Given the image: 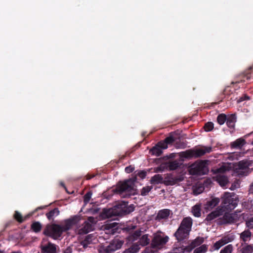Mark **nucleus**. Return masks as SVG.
<instances>
[{
    "instance_id": "nucleus-1",
    "label": "nucleus",
    "mask_w": 253,
    "mask_h": 253,
    "mask_svg": "<svg viewBox=\"0 0 253 253\" xmlns=\"http://www.w3.org/2000/svg\"><path fill=\"white\" fill-rule=\"evenodd\" d=\"M146 172L144 170L135 171L131 178L122 182H119L113 191L115 193L123 197H125L124 193H128L130 195L134 191V183L137 180V177L138 176L141 179H144L146 177Z\"/></svg>"
},
{
    "instance_id": "nucleus-2",
    "label": "nucleus",
    "mask_w": 253,
    "mask_h": 253,
    "mask_svg": "<svg viewBox=\"0 0 253 253\" xmlns=\"http://www.w3.org/2000/svg\"><path fill=\"white\" fill-rule=\"evenodd\" d=\"M135 207L133 204L128 205L127 202H120L112 208L103 210V214L107 218L113 216H123L133 211Z\"/></svg>"
},
{
    "instance_id": "nucleus-3",
    "label": "nucleus",
    "mask_w": 253,
    "mask_h": 253,
    "mask_svg": "<svg viewBox=\"0 0 253 253\" xmlns=\"http://www.w3.org/2000/svg\"><path fill=\"white\" fill-rule=\"evenodd\" d=\"M193 221L190 217H184L174 234V236L178 242H181L189 237L190 232L191 230Z\"/></svg>"
},
{
    "instance_id": "nucleus-4",
    "label": "nucleus",
    "mask_w": 253,
    "mask_h": 253,
    "mask_svg": "<svg viewBox=\"0 0 253 253\" xmlns=\"http://www.w3.org/2000/svg\"><path fill=\"white\" fill-rule=\"evenodd\" d=\"M207 160H200L192 164L189 168V173L191 175H204L209 171Z\"/></svg>"
},
{
    "instance_id": "nucleus-5",
    "label": "nucleus",
    "mask_w": 253,
    "mask_h": 253,
    "mask_svg": "<svg viewBox=\"0 0 253 253\" xmlns=\"http://www.w3.org/2000/svg\"><path fill=\"white\" fill-rule=\"evenodd\" d=\"M64 232L62 226L58 224H53L47 225L43 231V234L47 236L51 237L54 239L60 237Z\"/></svg>"
},
{
    "instance_id": "nucleus-6",
    "label": "nucleus",
    "mask_w": 253,
    "mask_h": 253,
    "mask_svg": "<svg viewBox=\"0 0 253 253\" xmlns=\"http://www.w3.org/2000/svg\"><path fill=\"white\" fill-rule=\"evenodd\" d=\"M251 163L248 160H244L238 162L235 165V171L239 176H247L251 172L249 167Z\"/></svg>"
},
{
    "instance_id": "nucleus-7",
    "label": "nucleus",
    "mask_w": 253,
    "mask_h": 253,
    "mask_svg": "<svg viewBox=\"0 0 253 253\" xmlns=\"http://www.w3.org/2000/svg\"><path fill=\"white\" fill-rule=\"evenodd\" d=\"M238 201L234 198L229 193H225L222 202V209H225L227 211H231L234 209L238 205Z\"/></svg>"
},
{
    "instance_id": "nucleus-8",
    "label": "nucleus",
    "mask_w": 253,
    "mask_h": 253,
    "mask_svg": "<svg viewBox=\"0 0 253 253\" xmlns=\"http://www.w3.org/2000/svg\"><path fill=\"white\" fill-rule=\"evenodd\" d=\"M124 242L119 240L111 241L107 246H103L99 250L100 253H114L116 250L121 248Z\"/></svg>"
},
{
    "instance_id": "nucleus-9",
    "label": "nucleus",
    "mask_w": 253,
    "mask_h": 253,
    "mask_svg": "<svg viewBox=\"0 0 253 253\" xmlns=\"http://www.w3.org/2000/svg\"><path fill=\"white\" fill-rule=\"evenodd\" d=\"M224 210L218 207L215 210L208 214L204 219V222L207 225H211L215 221V219L223 214Z\"/></svg>"
},
{
    "instance_id": "nucleus-10",
    "label": "nucleus",
    "mask_w": 253,
    "mask_h": 253,
    "mask_svg": "<svg viewBox=\"0 0 253 253\" xmlns=\"http://www.w3.org/2000/svg\"><path fill=\"white\" fill-rule=\"evenodd\" d=\"M169 239L167 236L163 237L160 234L155 235L152 240L151 247L153 248H160L168 242Z\"/></svg>"
},
{
    "instance_id": "nucleus-11",
    "label": "nucleus",
    "mask_w": 253,
    "mask_h": 253,
    "mask_svg": "<svg viewBox=\"0 0 253 253\" xmlns=\"http://www.w3.org/2000/svg\"><path fill=\"white\" fill-rule=\"evenodd\" d=\"M80 220V216L78 215H74L70 218L65 220L64 223L62 226L64 232L71 229L73 226L77 225Z\"/></svg>"
},
{
    "instance_id": "nucleus-12",
    "label": "nucleus",
    "mask_w": 253,
    "mask_h": 253,
    "mask_svg": "<svg viewBox=\"0 0 253 253\" xmlns=\"http://www.w3.org/2000/svg\"><path fill=\"white\" fill-rule=\"evenodd\" d=\"M58 246L51 242L41 246L42 253H57Z\"/></svg>"
},
{
    "instance_id": "nucleus-13",
    "label": "nucleus",
    "mask_w": 253,
    "mask_h": 253,
    "mask_svg": "<svg viewBox=\"0 0 253 253\" xmlns=\"http://www.w3.org/2000/svg\"><path fill=\"white\" fill-rule=\"evenodd\" d=\"M211 151L212 148L211 146H203L200 148L194 149L195 158L201 157L206 153H210Z\"/></svg>"
},
{
    "instance_id": "nucleus-14",
    "label": "nucleus",
    "mask_w": 253,
    "mask_h": 253,
    "mask_svg": "<svg viewBox=\"0 0 253 253\" xmlns=\"http://www.w3.org/2000/svg\"><path fill=\"white\" fill-rule=\"evenodd\" d=\"M233 221L234 218L231 214L225 213L222 217L217 219V223L218 225H223L232 223Z\"/></svg>"
},
{
    "instance_id": "nucleus-15",
    "label": "nucleus",
    "mask_w": 253,
    "mask_h": 253,
    "mask_svg": "<svg viewBox=\"0 0 253 253\" xmlns=\"http://www.w3.org/2000/svg\"><path fill=\"white\" fill-rule=\"evenodd\" d=\"M92 230V225L88 221H85L82 224V226L79 229V234H87Z\"/></svg>"
},
{
    "instance_id": "nucleus-16",
    "label": "nucleus",
    "mask_w": 253,
    "mask_h": 253,
    "mask_svg": "<svg viewBox=\"0 0 253 253\" xmlns=\"http://www.w3.org/2000/svg\"><path fill=\"white\" fill-rule=\"evenodd\" d=\"M161 142H159L155 146L152 147L150 150V153L152 155L156 156H160L163 153V147L162 144H160Z\"/></svg>"
},
{
    "instance_id": "nucleus-17",
    "label": "nucleus",
    "mask_w": 253,
    "mask_h": 253,
    "mask_svg": "<svg viewBox=\"0 0 253 253\" xmlns=\"http://www.w3.org/2000/svg\"><path fill=\"white\" fill-rule=\"evenodd\" d=\"M231 242L230 238L227 236L222 237L220 240L216 242L213 245L214 250H217L224 245Z\"/></svg>"
},
{
    "instance_id": "nucleus-18",
    "label": "nucleus",
    "mask_w": 253,
    "mask_h": 253,
    "mask_svg": "<svg viewBox=\"0 0 253 253\" xmlns=\"http://www.w3.org/2000/svg\"><path fill=\"white\" fill-rule=\"evenodd\" d=\"M214 178L223 187L226 186L229 182L227 177L223 174H217Z\"/></svg>"
},
{
    "instance_id": "nucleus-19",
    "label": "nucleus",
    "mask_w": 253,
    "mask_h": 253,
    "mask_svg": "<svg viewBox=\"0 0 253 253\" xmlns=\"http://www.w3.org/2000/svg\"><path fill=\"white\" fill-rule=\"evenodd\" d=\"M182 181V178L180 177L169 175L166 177L165 182L167 185H173Z\"/></svg>"
},
{
    "instance_id": "nucleus-20",
    "label": "nucleus",
    "mask_w": 253,
    "mask_h": 253,
    "mask_svg": "<svg viewBox=\"0 0 253 253\" xmlns=\"http://www.w3.org/2000/svg\"><path fill=\"white\" fill-rule=\"evenodd\" d=\"M170 211L169 209H163L160 210L156 216V219L158 220L166 219L168 218L170 214Z\"/></svg>"
},
{
    "instance_id": "nucleus-21",
    "label": "nucleus",
    "mask_w": 253,
    "mask_h": 253,
    "mask_svg": "<svg viewBox=\"0 0 253 253\" xmlns=\"http://www.w3.org/2000/svg\"><path fill=\"white\" fill-rule=\"evenodd\" d=\"M175 141V138L172 136V133L167 137L163 141H160L161 144H162L163 149H167L169 144H172Z\"/></svg>"
},
{
    "instance_id": "nucleus-22",
    "label": "nucleus",
    "mask_w": 253,
    "mask_h": 253,
    "mask_svg": "<svg viewBox=\"0 0 253 253\" xmlns=\"http://www.w3.org/2000/svg\"><path fill=\"white\" fill-rule=\"evenodd\" d=\"M194 249V246L191 243L187 246H182L176 249L175 253H190Z\"/></svg>"
},
{
    "instance_id": "nucleus-23",
    "label": "nucleus",
    "mask_w": 253,
    "mask_h": 253,
    "mask_svg": "<svg viewBox=\"0 0 253 253\" xmlns=\"http://www.w3.org/2000/svg\"><path fill=\"white\" fill-rule=\"evenodd\" d=\"M94 239V236L92 234L87 235L85 236L84 239L83 240L81 244L84 249H86L88 247V245L92 243V240Z\"/></svg>"
},
{
    "instance_id": "nucleus-24",
    "label": "nucleus",
    "mask_w": 253,
    "mask_h": 253,
    "mask_svg": "<svg viewBox=\"0 0 253 253\" xmlns=\"http://www.w3.org/2000/svg\"><path fill=\"white\" fill-rule=\"evenodd\" d=\"M226 122V125L228 127L234 128L236 122V116L235 114H232L228 116Z\"/></svg>"
},
{
    "instance_id": "nucleus-25",
    "label": "nucleus",
    "mask_w": 253,
    "mask_h": 253,
    "mask_svg": "<svg viewBox=\"0 0 253 253\" xmlns=\"http://www.w3.org/2000/svg\"><path fill=\"white\" fill-rule=\"evenodd\" d=\"M181 164V163H179L177 161L175 160L166 163V167L167 169H168L169 170H173L180 168Z\"/></svg>"
},
{
    "instance_id": "nucleus-26",
    "label": "nucleus",
    "mask_w": 253,
    "mask_h": 253,
    "mask_svg": "<svg viewBox=\"0 0 253 253\" xmlns=\"http://www.w3.org/2000/svg\"><path fill=\"white\" fill-rule=\"evenodd\" d=\"M246 143V140L243 138L236 139L231 143V147L234 148H240Z\"/></svg>"
},
{
    "instance_id": "nucleus-27",
    "label": "nucleus",
    "mask_w": 253,
    "mask_h": 253,
    "mask_svg": "<svg viewBox=\"0 0 253 253\" xmlns=\"http://www.w3.org/2000/svg\"><path fill=\"white\" fill-rule=\"evenodd\" d=\"M59 211L57 208H55L46 213V216L49 220H53L54 218L59 214Z\"/></svg>"
},
{
    "instance_id": "nucleus-28",
    "label": "nucleus",
    "mask_w": 253,
    "mask_h": 253,
    "mask_svg": "<svg viewBox=\"0 0 253 253\" xmlns=\"http://www.w3.org/2000/svg\"><path fill=\"white\" fill-rule=\"evenodd\" d=\"M180 157L181 158H183L187 159H191L193 158H195L194 149H189L180 153Z\"/></svg>"
},
{
    "instance_id": "nucleus-29",
    "label": "nucleus",
    "mask_w": 253,
    "mask_h": 253,
    "mask_svg": "<svg viewBox=\"0 0 253 253\" xmlns=\"http://www.w3.org/2000/svg\"><path fill=\"white\" fill-rule=\"evenodd\" d=\"M251 236V232L249 229H247L240 234V238L244 242L246 243L250 240Z\"/></svg>"
},
{
    "instance_id": "nucleus-30",
    "label": "nucleus",
    "mask_w": 253,
    "mask_h": 253,
    "mask_svg": "<svg viewBox=\"0 0 253 253\" xmlns=\"http://www.w3.org/2000/svg\"><path fill=\"white\" fill-rule=\"evenodd\" d=\"M220 202L218 198H214L207 202V208L212 209L216 206Z\"/></svg>"
},
{
    "instance_id": "nucleus-31",
    "label": "nucleus",
    "mask_w": 253,
    "mask_h": 253,
    "mask_svg": "<svg viewBox=\"0 0 253 253\" xmlns=\"http://www.w3.org/2000/svg\"><path fill=\"white\" fill-rule=\"evenodd\" d=\"M163 178L162 175L157 174L152 176L150 179V183L152 184H158L162 183Z\"/></svg>"
},
{
    "instance_id": "nucleus-32",
    "label": "nucleus",
    "mask_w": 253,
    "mask_h": 253,
    "mask_svg": "<svg viewBox=\"0 0 253 253\" xmlns=\"http://www.w3.org/2000/svg\"><path fill=\"white\" fill-rule=\"evenodd\" d=\"M31 228L35 233H39L42 230V225L40 222L35 221L31 224Z\"/></svg>"
},
{
    "instance_id": "nucleus-33",
    "label": "nucleus",
    "mask_w": 253,
    "mask_h": 253,
    "mask_svg": "<svg viewBox=\"0 0 253 253\" xmlns=\"http://www.w3.org/2000/svg\"><path fill=\"white\" fill-rule=\"evenodd\" d=\"M149 242L150 239L148 238V235H144L139 239V240L137 243H138L139 246H145L149 244Z\"/></svg>"
},
{
    "instance_id": "nucleus-34",
    "label": "nucleus",
    "mask_w": 253,
    "mask_h": 253,
    "mask_svg": "<svg viewBox=\"0 0 253 253\" xmlns=\"http://www.w3.org/2000/svg\"><path fill=\"white\" fill-rule=\"evenodd\" d=\"M201 206L199 205H196L192 207V212L193 214L197 217H199L201 215Z\"/></svg>"
},
{
    "instance_id": "nucleus-35",
    "label": "nucleus",
    "mask_w": 253,
    "mask_h": 253,
    "mask_svg": "<svg viewBox=\"0 0 253 253\" xmlns=\"http://www.w3.org/2000/svg\"><path fill=\"white\" fill-rule=\"evenodd\" d=\"M241 253H252L253 252V245L246 244L240 250Z\"/></svg>"
},
{
    "instance_id": "nucleus-36",
    "label": "nucleus",
    "mask_w": 253,
    "mask_h": 253,
    "mask_svg": "<svg viewBox=\"0 0 253 253\" xmlns=\"http://www.w3.org/2000/svg\"><path fill=\"white\" fill-rule=\"evenodd\" d=\"M227 170V168L224 166H222L218 168H214L211 170L213 174H223Z\"/></svg>"
},
{
    "instance_id": "nucleus-37",
    "label": "nucleus",
    "mask_w": 253,
    "mask_h": 253,
    "mask_svg": "<svg viewBox=\"0 0 253 253\" xmlns=\"http://www.w3.org/2000/svg\"><path fill=\"white\" fill-rule=\"evenodd\" d=\"M204 242L203 237H198L195 240L192 241L191 244L194 246V248L201 245Z\"/></svg>"
},
{
    "instance_id": "nucleus-38",
    "label": "nucleus",
    "mask_w": 253,
    "mask_h": 253,
    "mask_svg": "<svg viewBox=\"0 0 253 253\" xmlns=\"http://www.w3.org/2000/svg\"><path fill=\"white\" fill-rule=\"evenodd\" d=\"M208 250V246L206 245H202L200 247L196 248L193 253H205Z\"/></svg>"
},
{
    "instance_id": "nucleus-39",
    "label": "nucleus",
    "mask_w": 253,
    "mask_h": 253,
    "mask_svg": "<svg viewBox=\"0 0 253 253\" xmlns=\"http://www.w3.org/2000/svg\"><path fill=\"white\" fill-rule=\"evenodd\" d=\"M128 248L133 253H136L139 252L140 247L138 243H134L132 244Z\"/></svg>"
},
{
    "instance_id": "nucleus-40",
    "label": "nucleus",
    "mask_w": 253,
    "mask_h": 253,
    "mask_svg": "<svg viewBox=\"0 0 253 253\" xmlns=\"http://www.w3.org/2000/svg\"><path fill=\"white\" fill-rule=\"evenodd\" d=\"M227 116L224 114H220L217 117V123L220 125H223L227 120Z\"/></svg>"
},
{
    "instance_id": "nucleus-41",
    "label": "nucleus",
    "mask_w": 253,
    "mask_h": 253,
    "mask_svg": "<svg viewBox=\"0 0 253 253\" xmlns=\"http://www.w3.org/2000/svg\"><path fill=\"white\" fill-rule=\"evenodd\" d=\"M233 247L231 244L228 245L223 248L220 252V253H232Z\"/></svg>"
},
{
    "instance_id": "nucleus-42",
    "label": "nucleus",
    "mask_w": 253,
    "mask_h": 253,
    "mask_svg": "<svg viewBox=\"0 0 253 253\" xmlns=\"http://www.w3.org/2000/svg\"><path fill=\"white\" fill-rule=\"evenodd\" d=\"M14 217L16 220L19 223H22L24 221L22 214L18 211H15L14 214Z\"/></svg>"
},
{
    "instance_id": "nucleus-43",
    "label": "nucleus",
    "mask_w": 253,
    "mask_h": 253,
    "mask_svg": "<svg viewBox=\"0 0 253 253\" xmlns=\"http://www.w3.org/2000/svg\"><path fill=\"white\" fill-rule=\"evenodd\" d=\"M153 187L152 186H147L143 187L141 190V195L146 196L148 195L149 192L152 189Z\"/></svg>"
},
{
    "instance_id": "nucleus-44",
    "label": "nucleus",
    "mask_w": 253,
    "mask_h": 253,
    "mask_svg": "<svg viewBox=\"0 0 253 253\" xmlns=\"http://www.w3.org/2000/svg\"><path fill=\"white\" fill-rule=\"evenodd\" d=\"M214 127V124L211 122H208L204 126V129L206 131H210L212 130Z\"/></svg>"
},
{
    "instance_id": "nucleus-45",
    "label": "nucleus",
    "mask_w": 253,
    "mask_h": 253,
    "mask_svg": "<svg viewBox=\"0 0 253 253\" xmlns=\"http://www.w3.org/2000/svg\"><path fill=\"white\" fill-rule=\"evenodd\" d=\"M174 145L176 148L184 149L186 147V143L180 140L175 142Z\"/></svg>"
},
{
    "instance_id": "nucleus-46",
    "label": "nucleus",
    "mask_w": 253,
    "mask_h": 253,
    "mask_svg": "<svg viewBox=\"0 0 253 253\" xmlns=\"http://www.w3.org/2000/svg\"><path fill=\"white\" fill-rule=\"evenodd\" d=\"M92 193L91 191H88L84 196V202L87 203L90 201Z\"/></svg>"
},
{
    "instance_id": "nucleus-47",
    "label": "nucleus",
    "mask_w": 253,
    "mask_h": 253,
    "mask_svg": "<svg viewBox=\"0 0 253 253\" xmlns=\"http://www.w3.org/2000/svg\"><path fill=\"white\" fill-rule=\"evenodd\" d=\"M246 226L250 229L253 228V217H251L248 221H246Z\"/></svg>"
},
{
    "instance_id": "nucleus-48",
    "label": "nucleus",
    "mask_w": 253,
    "mask_h": 253,
    "mask_svg": "<svg viewBox=\"0 0 253 253\" xmlns=\"http://www.w3.org/2000/svg\"><path fill=\"white\" fill-rule=\"evenodd\" d=\"M135 169V167L134 166L130 165L128 167H126L125 168V172L129 173L132 172Z\"/></svg>"
},
{
    "instance_id": "nucleus-49",
    "label": "nucleus",
    "mask_w": 253,
    "mask_h": 253,
    "mask_svg": "<svg viewBox=\"0 0 253 253\" xmlns=\"http://www.w3.org/2000/svg\"><path fill=\"white\" fill-rule=\"evenodd\" d=\"M167 169L166 163L165 164H162L160 166L158 167L156 169V172L163 171L164 170V169Z\"/></svg>"
},
{
    "instance_id": "nucleus-50",
    "label": "nucleus",
    "mask_w": 253,
    "mask_h": 253,
    "mask_svg": "<svg viewBox=\"0 0 253 253\" xmlns=\"http://www.w3.org/2000/svg\"><path fill=\"white\" fill-rule=\"evenodd\" d=\"M117 225V223H116V222H113L111 223H107L106 225V227L108 228H112L115 227Z\"/></svg>"
},
{
    "instance_id": "nucleus-51",
    "label": "nucleus",
    "mask_w": 253,
    "mask_h": 253,
    "mask_svg": "<svg viewBox=\"0 0 253 253\" xmlns=\"http://www.w3.org/2000/svg\"><path fill=\"white\" fill-rule=\"evenodd\" d=\"M250 99V97L248 96V95H244L243 96L241 97L238 100V102H241L244 100H249Z\"/></svg>"
},
{
    "instance_id": "nucleus-52",
    "label": "nucleus",
    "mask_w": 253,
    "mask_h": 253,
    "mask_svg": "<svg viewBox=\"0 0 253 253\" xmlns=\"http://www.w3.org/2000/svg\"><path fill=\"white\" fill-rule=\"evenodd\" d=\"M204 190V188L203 187H199L196 189L194 190V193H196L197 194H199L201 193L203 190Z\"/></svg>"
},
{
    "instance_id": "nucleus-53",
    "label": "nucleus",
    "mask_w": 253,
    "mask_h": 253,
    "mask_svg": "<svg viewBox=\"0 0 253 253\" xmlns=\"http://www.w3.org/2000/svg\"><path fill=\"white\" fill-rule=\"evenodd\" d=\"M72 248L71 247H67L65 250L63 251V253H72Z\"/></svg>"
},
{
    "instance_id": "nucleus-54",
    "label": "nucleus",
    "mask_w": 253,
    "mask_h": 253,
    "mask_svg": "<svg viewBox=\"0 0 253 253\" xmlns=\"http://www.w3.org/2000/svg\"><path fill=\"white\" fill-rule=\"evenodd\" d=\"M95 176V175L92 174H87L86 175V179L87 180H89L92 178H93Z\"/></svg>"
},
{
    "instance_id": "nucleus-55",
    "label": "nucleus",
    "mask_w": 253,
    "mask_h": 253,
    "mask_svg": "<svg viewBox=\"0 0 253 253\" xmlns=\"http://www.w3.org/2000/svg\"><path fill=\"white\" fill-rule=\"evenodd\" d=\"M249 192L250 193L253 194V182L250 185Z\"/></svg>"
},
{
    "instance_id": "nucleus-56",
    "label": "nucleus",
    "mask_w": 253,
    "mask_h": 253,
    "mask_svg": "<svg viewBox=\"0 0 253 253\" xmlns=\"http://www.w3.org/2000/svg\"><path fill=\"white\" fill-rule=\"evenodd\" d=\"M140 236V232H137V231H135L134 233V236L136 237H139Z\"/></svg>"
},
{
    "instance_id": "nucleus-57",
    "label": "nucleus",
    "mask_w": 253,
    "mask_h": 253,
    "mask_svg": "<svg viewBox=\"0 0 253 253\" xmlns=\"http://www.w3.org/2000/svg\"><path fill=\"white\" fill-rule=\"evenodd\" d=\"M46 207V206H41V207H38V208L35 210V211H38V210H42V209H45Z\"/></svg>"
},
{
    "instance_id": "nucleus-58",
    "label": "nucleus",
    "mask_w": 253,
    "mask_h": 253,
    "mask_svg": "<svg viewBox=\"0 0 253 253\" xmlns=\"http://www.w3.org/2000/svg\"><path fill=\"white\" fill-rule=\"evenodd\" d=\"M122 253H133V252H131L129 248H128L126 249Z\"/></svg>"
},
{
    "instance_id": "nucleus-59",
    "label": "nucleus",
    "mask_w": 253,
    "mask_h": 253,
    "mask_svg": "<svg viewBox=\"0 0 253 253\" xmlns=\"http://www.w3.org/2000/svg\"><path fill=\"white\" fill-rule=\"evenodd\" d=\"M10 253H22V252L20 251H18L17 252L13 251V252H11Z\"/></svg>"
},
{
    "instance_id": "nucleus-60",
    "label": "nucleus",
    "mask_w": 253,
    "mask_h": 253,
    "mask_svg": "<svg viewBox=\"0 0 253 253\" xmlns=\"http://www.w3.org/2000/svg\"><path fill=\"white\" fill-rule=\"evenodd\" d=\"M60 185H61L62 187H63L64 188H66V187H65V184H64V183L63 182H61V183H60Z\"/></svg>"
},
{
    "instance_id": "nucleus-61",
    "label": "nucleus",
    "mask_w": 253,
    "mask_h": 253,
    "mask_svg": "<svg viewBox=\"0 0 253 253\" xmlns=\"http://www.w3.org/2000/svg\"><path fill=\"white\" fill-rule=\"evenodd\" d=\"M91 219L93 220V218L91 217H89L88 220H89L90 222H91Z\"/></svg>"
},
{
    "instance_id": "nucleus-62",
    "label": "nucleus",
    "mask_w": 253,
    "mask_h": 253,
    "mask_svg": "<svg viewBox=\"0 0 253 253\" xmlns=\"http://www.w3.org/2000/svg\"><path fill=\"white\" fill-rule=\"evenodd\" d=\"M0 253H3V251L0 250Z\"/></svg>"
}]
</instances>
